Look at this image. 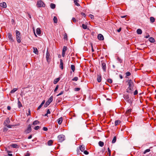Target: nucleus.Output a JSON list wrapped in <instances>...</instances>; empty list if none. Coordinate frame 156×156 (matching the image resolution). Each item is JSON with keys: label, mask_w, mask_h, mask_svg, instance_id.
Here are the masks:
<instances>
[{"label": "nucleus", "mask_w": 156, "mask_h": 156, "mask_svg": "<svg viewBox=\"0 0 156 156\" xmlns=\"http://www.w3.org/2000/svg\"><path fill=\"white\" fill-rule=\"evenodd\" d=\"M150 151V149H148L146 150L144 152V154H146L147 152H149Z\"/></svg>", "instance_id": "ea45409f"}, {"label": "nucleus", "mask_w": 156, "mask_h": 156, "mask_svg": "<svg viewBox=\"0 0 156 156\" xmlns=\"http://www.w3.org/2000/svg\"><path fill=\"white\" fill-rule=\"evenodd\" d=\"M121 122V121L119 120H116L115 121V125L116 126L119 124Z\"/></svg>", "instance_id": "4be33fe9"}, {"label": "nucleus", "mask_w": 156, "mask_h": 156, "mask_svg": "<svg viewBox=\"0 0 156 156\" xmlns=\"http://www.w3.org/2000/svg\"><path fill=\"white\" fill-rule=\"evenodd\" d=\"M78 1V0H74V3L75 5L77 6H79L80 5V4L77 3Z\"/></svg>", "instance_id": "2f4dec72"}, {"label": "nucleus", "mask_w": 156, "mask_h": 156, "mask_svg": "<svg viewBox=\"0 0 156 156\" xmlns=\"http://www.w3.org/2000/svg\"><path fill=\"white\" fill-rule=\"evenodd\" d=\"M43 129L44 130V131H47L48 130V129L47 128L45 127H43Z\"/></svg>", "instance_id": "864d4df0"}, {"label": "nucleus", "mask_w": 156, "mask_h": 156, "mask_svg": "<svg viewBox=\"0 0 156 156\" xmlns=\"http://www.w3.org/2000/svg\"><path fill=\"white\" fill-rule=\"evenodd\" d=\"M18 106L19 108H20L21 107H22L21 103L18 99Z\"/></svg>", "instance_id": "393cba45"}, {"label": "nucleus", "mask_w": 156, "mask_h": 156, "mask_svg": "<svg viewBox=\"0 0 156 156\" xmlns=\"http://www.w3.org/2000/svg\"><path fill=\"white\" fill-rule=\"evenodd\" d=\"M98 144L100 146L102 147L104 146V143L102 141H100L98 143Z\"/></svg>", "instance_id": "cd10ccee"}, {"label": "nucleus", "mask_w": 156, "mask_h": 156, "mask_svg": "<svg viewBox=\"0 0 156 156\" xmlns=\"http://www.w3.org/2000/svg\"><path fill=\"white\" fill-rule=\"evenodd\" d=\"M126 82L128 83V87L126 89V92L127 93L132 94L133 91L134 85L133 82L131 80H127Z\"/></svg>", "instance_id": "f257e3e1"}, {"label": "nucleus", "mask_w": 156, "mask_h": 156, "mask_svg": "<svg viewBox=\"0 0 156 156\" xmlns=\"http://www.w3.org/2000/svg\"><path fill=\"white\" fill-rule=\"evenodd\" d=\"M80 150L82 151L83 152L85 150V146L83 145H81L80 146Z\"/></svg>", "instance_id": "a211bd4d"}, {"label": "nucleus", "mask_w": 156, "mask_h": 156, "mask_svg": "<svg viewBox=\"0 0 156 156\" xmlns=\"http://www.w3.org/2000/svg\"><path fill=\"white\" fill-rule=\"evenodd\" d=\"M116 140V136L114 137L113 138L112 141V143H114L115 142Z\"/></svg>", "instance_id": "f704fd0d"}, {"label": "nucleus", "mask_w": 156, "mask_h": 156, "mask_svg": "<svg viewBox=\"0 0 156 156\" xmlns=\"http://www.w3.org/2000/svg\"><path fill=\"white\" fill-rule=\"evenodd\" d=\"M107 81L110 83H112V79H108L107 80Z\"/></svg>", "instance_id": "79ce46f5"}, {"label": "nucleus", "mask_w": 156, "mask_h": 156, "mask_svg": "<svg viewBox=\"0 0 156 156\" xmlns=\"http://www.w3.org/2000/svg\"><path fill=\"white\" fill-rule=\"evenodd\" d=\"M81 14L82 16H83L84 17H85L86 16V15L84 13L81 12Z\"/></svg>", "instance_id": "4d7b16f0"}, {"label": "nucleus", "mask_w": 156, "mask_h": 156, "mask_svg": "<svg viewBox=\"0 0 156 156\" xmlns=\"http://www.w3.org/2000/svg\"><path fill=\"white\" fill-rule=\"evenodd\" d=\"M80 90V88L79 87L76 88L74 89L75 91H78Z\"/></svg>", "instance_id": "3c124183"}, {"label": "nucleus", "mask_w": 156, "mask_h": 156, "mask_svg": "<svg viewBox=\"0 0 156 156\" xmlns=\"http://www.w3.org/2000/svg\"><path fill=\"white\" fill-rule=\"evenodd\" d=\"M82 28L84 29H86L87 28V25H85L84 24H82Z\"/></svg>", "instance_id": "c9c22d12"}, {"label": "nucleus", "mask_w": 156, "mask_h": 156, "mask_svg": "<svg viewBox=\"0 0 156 156\" xmlns=\"http://www.w3.org/2000/svg\"><path fill=\"white\" fill-rule=\"evenodd\" d=\"M32 137V135H31L28 137V139H30Z\"/></svg>", "instance_id": "69168bd1"}, {"label": "nucleus", "mask_w": 156, "mask_h": 156, "mask_svg": "<svg viewBox=\"0 0 156 156\" xmlns=\"http://www.w3.org/2000/svg\"><path fill=\"white\" fill-rule=\"evenodd\" d=\"M31 125L30 124L28 125L27 129L25 130L24 132L25 133L28 134L30 133L31 131Z\"/></svg>", "instance_id": "0eeeda50"}, {"label": "nucleus", "mask_w": 156, "mask_h": 156, "mask_svg": "<svg viewBox=\"0 0 156 156\" xmlns=\"http://www.w3.org/2000/svg\"><path fill=\"white\" fill-rule=\"evenodd\" d=\"M17 90V89L16 88H14L13 90H12L10 93L12 94L14 93H15Z\"/></svg>", "instance_id": "72a5a7b5"}, {"label": "nucleus", "mask_w": 156, "mask_h": 156, "mask_svg": "<svg viewBox=\"0 0 156 156\" xmlns=\"http://www.w3.org/2000/svg\"><path fill=\"white\" fill-rule=\"evenodd\" d=\"M83 153L86 155L88 154H89V152L87 151H84Z\"/></svg>", "instance_id": "603ef678"}, {"label": "nucleus", "mask_w": 156, "mask_h": 156, "mask_svg": "<svg viewBox=\"0 0 156 156\" xmlns=\"http://www.w3.org/2000/svg\"><path fill=\"white\" fill-rule=\"evenodd\" d=\"M131 109H129L127 110L126 112L127 114H128L131 112Z\"/></svg>", "instance_id": "09e8293b"}, {"label": "nucleus", "mask_w": 156, "mask_h": 156, "mask_svg": "<svg viewBox=\"0 0 156 156\" xmlns=\"http://www.w3.org/2000/svg\"><path fill=\"white\" fill-rule=\"evenodd\" d=\"M58 123L59 124H61L62 121V117H60L57 120Z\"/></svg>", "instance_id": "f3484780"}, {"label": "nucleus", "mask_w": 156, "mask_h": 156, "mask_svg": "<svg viewBox=\"0 0 156 156\" xmlns=\"http://www.w3.org/2000/svg\"><path fill=\"white\" fill-rule=\"evenodd\" d=\"M16 33L17 41L18 43H20L21 42L20 33V32L17 30L16 31Z\"/></svg>", "instance_id": "7ed1b4c3"}, {"label": "nucleus", "mask_w": 156, "mask_h": 156, "mask_svg": "<svg viewBox=\"0 0 156 156\" xmlns=\"http://www.w3.org/2000/svg\"><path fill=\"white\" fill-rule=\"evenodd\" d=\"M11 146L13 148H17L18 147V145L16 144H12L11 145Z\"/></svg>", "instance_id": "58836bf2"}, {"label": "nucleus", "mask_w": 156, "mask_h": 156, "mask_svg": "<svg viewBox=\"0 0 156 156\" xmlns=\"http://www.w3.org/2000/svg\"><path fill=\"white\" fill-rule=\"evenodd\" d=\"M97 81L98 82L100 83L101 81V75H97Z\"/></svg>", "instance_id": "ddd939ff"}, {"label": "nucleus", "mask_w": 156, "mask_h": 156, "mask_svg": "<svg viewBox=\"0 0 156 156\" xmlns=\"http://www.w3.org/2000/svg\"><path fill=\"white\" fill-rule=\"evenodd\" d=\"M78 78L77 77H75L72 79V80L73 81H77L78 80Z\"/></svg>", "instance_id": "a19ab883"}, {"label": "nucleus", "mask_w": 156, "mask_h": 156, "mask_svg": "<svg viewBox=\"0 0 156 156\" xmlns=\"http://www.w3.org/2000/svg\"><path fill=\"white\" fill-rule=\"evenodd\" d=\"M101 66L103 71L105 72L106 71V63L104 62L103 61H101Z\"/></svg>", "instance_id": "6e6552de"}, {"label": "nucleus", "mask_w": 156, "mask_h": 156, "mask_svg": "<svg viewBox=\"0 0 156 156\" xmlns=\"http://www.w3.org/2000/svg\"><path fill=\"white\" fill-rule=\"evenodd\" d=\"M63 93H64V91H61L57 95V96H58L59 95H60L62 94Z\"/></svg>", "instance_id": "de8ad7c7"}, {"label": "nucleus", "mask_w": 156, "mask_h": 156, "mask_svg": "<svg viewBox=\"0 0 156 156\" xmlns=\"http://www.w3.org/2000/svg\"><path fill=\"white\" fill-rule=\"evenodd\" d=\"M10 122V120L9 118H6V120L4 121V124L5 126H7L8 124Z\"/></svg>", "instance_id": "1a4fd4ad"}, {"label": "nucleus", "mask_w": 156, "mask_h": 156, "mask_svg": "<svg viewBox=\"0 0 156 156\" xmlns=\"http://www.w3.org/2000/svg\"><path fill=\"white\" fill-rule=\"evenodd\" d=\"M108 152L109 155V156H110L111 155V151L109 147L108 148Z\"/></svg>", "instance_id": "8fccbe9b"}, {"label": "nucleus", "mask_w": 156, "mask_h": 156, "mask_svg": "<svg viewBox=\"0 0 156 156\" xmlns=\"http://www.w3.org/2000/svg\"><path fill=\"white\" fill-rule=\"evenodd\" d=\"M117 60L120 63H121L122 62V60L119 57H117Z\"/></svg>", "instance_id": "e433bc0d"}, {"label": "nucleus", "mask_w": 156, "mask_h": 156, "mask_svg": "<svg viewBox=\"0 0 156 156\" xmlns=\"http://www.w3.org/2000/svg\"><path fill=\"white\" fill-rule=\"evenodd\" d=\"M119 76L120 78L121 79H122L123 78L122 76V75H121V74L119 75Z\"/></svg>", "instance_id": "774afa93"}, {"label": "nucleus", "mask_w": 156, "mask_h": 156, "mask_svg": "<svg viewBox=\"0 0 156 156\" xmlns=\"http://www.w3.org/2000/svg\"><path fill=\"white\" fill-rule=\"evenodd\" d=\"M65 52H63V51H62V56L63 57H64L65 55Z\"/></svg>", "instance_id": "680f3d73"}, {"label": "nucleus", "mask_w": 156, "mask_h": 156, "mask_svg": "<svg viewBox=\"0 0 156 156\" xmlns=\"http://www.w3.org/2000/svg\"><path fill=\"white\" fill-rule=\"evenodd\" d=\"M123 98L128 103L131 105L132 103V100L131 98L129 97V95L128 94H125L123 96Z\"/></svg>", "instance_id": "f03ea898"}, {"label": "nucleus", "mask_w": 156, "mask_h": 156, "mask_svg": "<svg viewBox=\"0 0 156 156\" xmlns=\"http://www.w3.org/2000/svg\"><path fill=\"white\" fill-rule=\"evenodd\" d=\"M39 123V121H38V120H35L33 122V124H32V125H35L38 124Z\"/></svg>", "instance_id": "bb28decb"}, {"label": "nucleus", "mask_w": 156, "mask_h": 156, "mask_svg": "<svg viewBox=\"0 0 156 156\" xmlns=\"http://www.w3.org/2000/svg\"><path fill=\"white\" fill-rule=\"evenodd\" d=\"M60 68L62 69H63V63L62 59H60Z\"/></svg>", "instance_id": "9b49d317"}, {"label": "nucleus", "mask_w": 156, "mask_h": 156, "mask_svg": "<svg viewBox=\"0 0 156 156\" xmlns=\"http://www.w3.org/2000/svg\"><path fill=\"white\" fill-rule=\"evenodd\" d=\"M138 94V91L137 90H136L133 93V94L134 95H136Z\"/></svg>", "instance_id": "6e6d98bb"}, {"label": "nucleus", "mask_w": 156, "mask_h": 156, "mask_svg": "<svg viewBox=\"0 0 156 156\" xmlns=\"http://www.w3.org/2000/svg\"><path fill=\"white\" fill-rule=\"evenodd\" d=\"M130 75H131V73L130 72H127L126 73V76H130Z\"/></svg>", "instance_id": "37998d69"}, {"label": "nucleus", "mask_w": 156, "mask_h": 156, "mask_svg": "<svg viewBox=\"0 0 156 156\" xmlns=\"http://www.w3.org/2000/svg\"><path fill=\"white\" fill-rule=\"evenodd\" d=\"M0 6L4 8H5L7 6L5 2L0 3Z\"/></svg>", "instance_id": "4468645a"}, {"label": "nucleus", "mask_w": 156, "mask_h": 156, "mask_svg": "<svg viewBox=\"0 0 156 156\" xmlns=\"http://www.w3.org/2000/svg\"><path fill=\"white\" fill-rule=\"evenodd\" d=\"M67 47L66 46H64L62 49V51L63 52H65L67 50Z\"/></svg>", "instance_id": "4c0bfd02"}, {"label": "nucleus", "mask_w": 156, "mask_h": 156, "mask_svg": "<svg viewBox=\"0 0 156 156\" xmlns=\"http://www.w3.org/2000/svg\"><path fill=\"white\" fill-rule=\"evenodd\" d=\"M72 20L73 21V22H76V19L74 18V17H73L72 18Z\"/></svg>", "instance_id": "13d9d810"}, {"label": "nucleus", "mask_w": 156, "mask_h": 156, "mask_svg": "<svg viewBox=\"0 0 156 156\" xmlns=\"http://www.w3.org/2000/svg\"><path fill=\"white\" fill-rule=\"evenodd\" d=\"M53 142V140H50L48 141V144L49 146H50L52 145V143Z\"/></svg>", "instance_id": "a878e982"}, {"label": "nucleus", "mask_w": 156, "mask_h": 156, "mask_svg": "<svg viewBox=\"0 0 156 156\" xmlns=\"http://www.w3.org/2000/svg\"><path fill=\"white\" fill-rule=\"evenodd\" d=\"M60 80V78H58L56 79H55L53 81V83L54 84H56Z\"/></svg>", "instance_id": "412c9836"}, {"label": "nucleus", "mask_w": 156, "mask_h": 156, "mask_svg": "<svg viewBox=\"0 0 156 156\" xmlns=\"http://www.w3.org/2000/svg\"><path fill=\"white\" fill-rule=\"evenodd\" d=\"M53 100V97L52 96H51L49 99H48L47 101H46V103L44 105V107H47L52 101Z\"/></svg>", "instance_id": "39448f33"}, {"label": "nucleus", "mask_w": 156, "mask_h": 156, "mask_svg": "<svg viewBox=\"0 0 156 156\" xmlns=\"http://www.w3.org/2000/svg\"><path fill=\"white\" fill-rule=\"evenodd\" d=\"M149 40V41L151 43H154L155 41L154 39L152 37H150Z\"/></svg>", "instance_id": "b1692460"}, {"label": "nucleus", "mask_w": 156, "mask_h": 156, "mask_svg": "<svg viewBox=\"0 0 156 156\" xmlns=\"http://www.w3.org/2000/svg\"><path fill=\"white\" fill-rule=\"evenodd\" d=\"M34 51L33 52L35 54L38 55V52L37 49L36 48L33 47V48Z\"/></svg>", "instance_id": "2eb2a0df"}, {"label": "nucleus", "mask_w": 156, "mask_h": 156, "mask_svg": "<svg viewBox=\"0 0 156 156\" xmlns=\"http://www.w3.org/2000/svg\"><path fill=\"white\" fill-rule=\"evenodd\" d=\"M58 85H57L56 86V87L55 90H54V91L55 92L57 91V90L58 88Z\"/></svg>", "instance_id": "c03bdc74"}, {"label": "nucleus", "mask_w": 156, "mask_h": 156, "mask_svg": "<svg viewBox=\"0 0 156 156\" xmlns=\"http://www.w3.org/2000/svg\"><path fill=\"white\" fill-rule=\"evenodd\" d=\"M71 69L73 72H74L75 69V66L74 65H72L71 66Z\"/></svg>", "instance_id": "c756f323"}, {"label": "nucleus", "mask_w": 156, "mask_h": 156, "mask_svg": "<svg viewBox=\"0 0 156 156\" xmlns=\"http://www.w3.org/2000/svg\"><path fill=\"white\" fill-rule=\"evenodd\" d=\"M50 56V54L48 52V51H47L46 53V58L47 61L48 62V60H49V56Z\"/></svg>", "instance_id": "6ab92c4d"}, {"label": "nucleus", "mask_w": 156, "mask_h": 156, "mask_svg": "<svg viewBox=\"0 0 156 156\" xmlns=\"http://www.w3.org/2000/svg\"><path fill=\"white\" fill-rule=\"evenodd\" d=\"M150 21L151 23H153L155 21V19L154 17H151L150 18Z\"/></svg>", "instance_id": "7c9ffc66"}, {"label": "nucleus", "mask_w": 156, "mask_h": 156, "mask_svg": "<svg viewBox=\"0 0 156 156\" xmlns=\"http://www.w3.org/2000/svg\"><path fill=\"white\" fill-rule=\"evenodd\" d=\"M7 35H8V37L9 39L11 41H13V39L12 37V34L10 33H8L7 34Z\"/></svg>", "instance_id": "f8f14e48"}, {"label": "nucleus", "mask_w": 156, "mask_h": 156, "mask_svg": "<svg viewBox=\"0 0 156 156\" xmlns=\"http://www.w3.org/2000/svg\"><path fill=\"white\" fill-rule=\"evenodd\" d=\"M46 113L48 114H50V113H51L49 109H48L47 110V113Z\"/></svg>", "instance_id": "bf43d9fd"}, {"label": "nucleus", "mask_w": 156, "mask_h": 156, "mask_svg": "<svg viewBox=\"0 0 156 156\" xmlns=\"http://www.w3.org/2000/svg\"><path fill=\"white\" fill-rule=\"evenodd\" d=\"M98 40L101 41L103 40L104 38L103 35L101 34H99L98 36Z\"/></svg>", "instance_id": "9d476101"}, {"label": "nucleus", "mask_w": 156, "mask_h": 156, "mask_svg": "<svg viewBox=\"0 0 156 156\" xmlns=\"http://www.w3.org/2000/svg\"><path fill=\"white\" fill-rule=\"evenodd\" d=\"M149 37V34H148L147 35L145 36L144 37V38H147Z\"/></svg>", "instance_id": "338daca9"}, {"label": "nucleus", "mask_w": 156, "mask_h": 156, "mask_svg": "<svg viewBox=\"0 0 156 156\" xmlns=\"http://www.w3.org/2000/svg\"><path fill=\"white\" fill-rule=\"evenodd\" d=\"M37 5L38 7H44L45 6V4L43 1L40 0L37 2Z\"/></svg>", "instance_id": "20e7f679"}, {"label": "nucleus", "mask_w": 156, "mask_h": 156, "mask_svg": "<svg viewBox=\"0 0 156 156\" xmlns=\"http://www.w3.org/2000/svg\"><path fill=\"white\" fill-rule=\"evenodd\" d=\"M137 34H141L142 33V30L140 29H138L136 31Z\"/></svg>", "instance_id": "5701e85b"}, {"label": "nucleus", "mask_w": 156, "mask_h": 156, "mask_svg": "<svg viewBox=\"0 0 156 156\" xmlns=\"http://www.w3.org/2000/svg\"><path fill=\"white\" fill-rule=\"evenodd\" d=\"M65 136L63 135H60L58 136V142H61L65 140Z\"/></svg>", "instance_id": "423d86ee"}, {"label": "nucleus", "mask_w": 156, "mask_h": 156, "mask_svg": "<svg viewBox=\"0 0 156 156\" xmlns=\"http://www.w3.org/2000/svg\"><path fill=\"white\" fill-rule=\"evenodd\" d=\"M7 109L9 110H11V107L10 106H8L7 107Z\"/></svg>", "instance_id": "e2e57ef3"}, {"label": "nucleus", "mask_w": 156, "mask_h": 156, "mask_svg": "<svg viewBox=\"0 0 156 156\" xmlns=\"http://www.w3.org/2000/svg\"><path fill=\"white\" fill-rule=\"evenodd\" d=\"M121 28H120L119 29L117 30V32H119L121 31Z\"/></svg>", "instance_id": "0e129e2a"}, {"label": "nucleus", "mask_w": 156, "mask_h": 156, "mask_svg": "<svg viewBox=\"0 0 156 156\" xmlns=\"http://www.w3.org/2000/svg\"><path fill=\"white\" fill-rule=\"evenodd\" d=\"M50 7L52 9H54L55 7V5L54 4L51 3L50 5Z\"/></svg>", "instance_id": "473e14b6"}, {"label": "nucleus", "mask_w": 156, "mask_h": 156, "mask_svg": "<svg viewBox=\"0 0 156 156\" xmlns=\"http://www.w3.org/2000/svg\"><path fill=\"white\" fill-rule=\"evenodd\" d=\"M36 32L37 34L40 35L41 34V30L40 28H37L36 30Z\"/></svg>", "instance_id": "aec40b11"}, {"label": "nucleus", "mask_w": 156, "mask_h": 156, "mask_svg": "<svg viewBox=\"0 0 156 156\" xmlns=\"http://www.w3.org/2000/svg\"><path fill=\"white\" fill-rule=\"evenodd\" d=\"M40 128V127L38 126H35L34 128V129L35 130L38 129Z\"/></svg>", "instance_id": "a18cd8bd"}, {"label": "nucleus", "mask_w": 156, "mask_h": 156, "mask_svg": "<svg viewBox=\"0 0 156 156\" xmlns=\"http://www.w3.org/2000/svg\"><path fill=\"white\" fill-rule=\"evenodd\" d=\"M54 22L55 23H56L58 22V19L56 16H54L53 19Z\"/></svg>", "instance_id": "c85d7f7f"}, {"label": "nucleus", "mask_w": 156, "mask_h": 156, "mask_svg": "<svg viewBox=\"0 0 156 156\" xmlns=\"http://www.w3.org/2000/svg\"><path fill=\"white\" fill-rule=\"evenodd\" d=\"M45 102V101L44 100H43L42 103H41V105L38 107L37 110H39L43 105Z\"/></svg>", "instance_id": "dca6fc26"}, {"label": "nucleus", "mask_w": 156, "mask_h": 156, "mask_svg": "<svg viewBox=\"0 0 156 156\" xmlns=\"http://www.w3.org/2000/svg\"><path fill=\"white\" fill-rule=\"evenodd\" d=\"M89 16L90 18L91 19H93L94 18V16L93 15L91 14H89Z\"/></svg>", "instance_id": "49530a36"}, {"label": "nucleus", "mask_w": 156, "mask_h": 156, "mask_svg": "<svg viewBox=\"0 0 156 156\" xmlns=\"http://www.w3.org/2000/svg\"><path fill=\"white\" fill-rule=\"evenodd\" d=\"M27 116L30 115V110L29 109L28 110V113L27 114Z\"/></svg>", "instance_id": "5fc2aeb1"}, {"label": "nucleus", "mask_w": 156, "mask_h": 156, "mask_svg": "<svg viewBox=\"0 0 156 156\" xmlns=\"http://www.w3.org/2000/svg\"><path fill=\"white\" fill-rule=\"evenodd\" d=\"M30 154L29 153L27 152V153L25 155V156H30Z\"/></svg>", "instance_id": "052dcab7"}]
</instances>
